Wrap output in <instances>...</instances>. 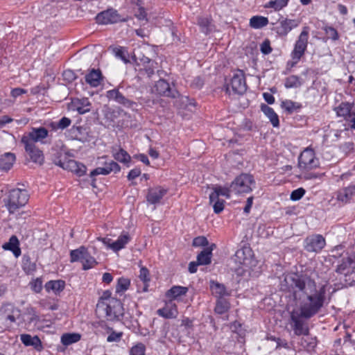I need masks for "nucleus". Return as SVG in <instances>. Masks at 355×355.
<instances>
[{"label":"nucleus","instance_id":"f257e3e1","mask_svg":"<svg viewBox=\"0 0 355 355\" xmlns=\"http://www.w3.org/2000/svg\"><path fill=\"white\" fill-rule=\"evenodd\" d=\"M285 281L290 284L295 308L291 313L294 333L297 336L308 335L309 329L300 318H309L322 307L326 290L324 286L317 287L315 282L307 277L288 275Z\"/></svg>","mask_w":355,"mask_h":355},{"label":"nucleus","instance_id":"f03ea898","mask_svg":"<svg viewBox=\"0 0 355 355\" xmlns=\"http://www.w3.org/2000/svg\"><path fill=\"white\" fill-rule=\"evenodd\" d=\"M96 313L99 316L112 321L120 319L123 314V309L121 302L112 297L110 291H105L96 305Z\"/></svg>","mask_w":355,"mask_h":355},{"label":"nucleus","instance_id":"7ed1b4c3","mask_svg":"<svg viewBox=\"0 0 355 355\" xmlns=\"http://www.w3.org/2000/svg\"><path fill=\"white\" fill-rule=\"evenodd\" d=\"M235 266L234 269L238 272H249L257 266V261L254 259V253L249 247L239 249L232 258Z\"/></svg>","mask_w":355,"mask_h":355},{"label":"nucleus","instance_id":"20e7f679","mask_svg":"<svg viewBox=\"0 0 355 355\" xmlns=\"http://www.w3.org/2000/svg\"><path fill=\"white\" fill-rule=\"evenodd\" d=\"M28 200V194L26 190L14 189L9 192L6 201V207L10 214H14L24 207Z\"/></svg>","mask_w":355,"mask_h":355},{"label":"nucleus","instance_id":"39448f33","mask_svg":"<svg viewBox=\"0 0 355 355\" xmlns=\"http://www.w3.org/2000/svg\"><path fill=\"white\" fill-rule=\"evenodd\" d=\"M308 39L309 28L304 27L294 45V49L291 53V60L288 62V65L293 67L300 60L306 49Z\"/></svg>","mask_w":355,"mask_h":355},{"label":"nucleus","instance_id":"423d86ee","mask_svg":"<svg viewBox=\"0 0 355 355\" xmlns=\"http://www.w3.org/2000/svg\"><path fill=\"white\" fill-rule=\"evenodd\" d=\"M71 262L80 261L83 265V270H89L97 265V261L89 252L85 246L72 250L70 252Z\"/></svg>","mask_w":355,"mask_h":355},{"label":"nucleus","instance_id":"0eeeda50","mask_svg":"<svg viewBox=\"0 0 355 355\" xmlns=\"http://www.w3.org/2000/svg\"><path fill=\"white\" fill-rule=\"evenodd\" d=\"M254 187L255 181L254 178L247 173H242L237 176L230 184L232 191L236 194L250 193Z\"/></svg>","mask_w":355,"mask_h":355},{"label":"nucleus","instance_id":"6e6552de","mask_svg":"<svg viewBox=\"0 0 355 355\" xmlns=\"http://www.w3.org/2000/svg\"><path fill=\"white\" fill-rule=\"evenodd\" d=\"M0 317L6 327L9 329L11 324L21 320V310L10 303L3 304L0 307Z\"/></svg>","mask_w":355,"mask_h":355},{"label":"nucleus","instance_id":"1a4fd4ad","mask_svg":"<svg viewBox=\"0 0 355 355\" xmlns=\"http://www.w3.org/2000/svg\"><path fill=\"white\" fill-rule=\"evenodd\" d=\"M338 117H342L345 121V129H355V110L353 104L349 103H341L334 108Z\"/></svg>","mask_w":355,"mask_h":355},{"label":"nucleus","instance_id":"9d476101","mask_svg":"<svg viewBox=\"0 0 355 355\" xmlns=\"http://www.w3.org/2000/svg\"><path fill=\"white\" fill-rule=\"evenodd\" d=\"M320 161L315 156L314 150L306 148L300 154L298 160V166L300 169L310 171L319 167Z\"/></svg>","mask_w":355,"mask_h":355},{"label":"nucleus","instance_id":"9b49d317","mask_svg":"<svg viewBox=\"0 0 355 355\" xmlns=\"http://www.w3.org/2000/svg\"><path fill=\"white\" fill-rule=\"evenodd\" d=\"M246 90L245 76L242 71L238 70L234 73L231 79L226 83V92L229 94H241Z\"/></svg>","mask_w":355,"mask_h":355},{"label":"nucleus","instance_id":"f8f14e48","mask_svg":"<svg viewBox=\"0 0 355 355\" xmlns=\"http://www.w3.org/2000/svg\"><path fill=\"white\" fill-rule=\"evenodd\" d=\"M48 135L49 132L44 128H33L28 133L22 136L21 143L30 148L31 146H35V144L37 142L44 144V139L47 137Z\"/></svg>","mask_w":355,"mask_h":355},{"label":"nucleus","instance_id":"ddd939ff","mask_svg":"<svg viewBox=\"0 0 355 355\" xmlns=\"http://www.w3.org/2000/svg\"><path fill=\"white\" fill-rule=\"evenodd\" d=\"M107 248L114 252H117L125 248L126 245L130 241L131 236L129 233L123 232L116 241H112L110 238H98Z\"/></svg>","mask_w":355,"mask_h":355},{"label":"nucleus","instance_id":"4468645a","mask_svg":"<svg viewBox=\"0 0 355 355\" xmlns=\"http://www.w3.org/2000/svg\"><path fill=\"white\" fill-rule=\"evenodd\" d=\"M96 21L100 24H109L119 22L123 20L117 11L114 9H108L97 15Z\"/></svg>","mask_w":355,"mask_h":355},{"label":"nucleus","instance_id":"2eb2a0df","mask_svg":"<svg viewBox=\"0 0 355 355\" xmlns=\"http://www.w3.org/2000/svg\"><path fill=\"white\" fill-rule=\"evenodd\" d=\"M325 239L322 235L315 234L305 240V249L309 252H318L325 246Z\"/></svg>","mask_w":355,"mask_h":355},{"label":"nucleus","instance_id":"dca6fc26","mask_svg":"<svg viewBox=\"0 0 355 355\" xmlns=\"http://www.w3.org/2000/svg\"><path fill=\"white\" fill-rule=\"evenodd\" d=\"M68 109L71 111H77L79 114H85L90 110V103L86 98H74L68 105Z\"/></svg>","mask_w":355,"mask_h":355},{"label":"nucleus","instance_id":"f3484780","mask_svg":"<svg viewBox=\"0 0 355 355\" xmlns=\"http://www.w3.org/2000/svg\"><path fill=\"white\" fill-rule=\"evenodd\" d=\"M157 314L166 319L176 318L178 315L177 305L171 300L165 303L163 308L157 311Z\"/></svg>","mask_w":355,"mask_h":355},{"label":"nucleus","instance_id":"a211bd4d","mask_svg":"<svg viewBox=\"0 0 355 355\" xmlns=\"http://www.w3.org/2000/svg\"><path fill=\"white\" fill-rule=\"evenodd\" d=\"M20 340L26 347H32L38 352L43 349L42 343L37 336L22 334L20 335Z\"/></svg>","mask_w":355,"mask_h":355},{"label":"nucleus","instance_id":"6ab92c4d","mask_svg":"<svg viewBox=\"0 0 355 355\" xmlns=\"http://www.w3.org/2000/svg\"><path fill=\"white\" fill-rule=\"evenodd\" d=\"M167 189L162 187H155L148 189V194L146 196V200L148 202L155 205L162 200V198L166 195Z\"/></svg>","mask_w":355,"mask_h":355},{"label":"nucleus","instance_id":"aec40b11","mask_svg":"<svg viewBox=\"0 0 355 355\" xmlns=\"http://www.w3.org/2000/svg\"><path fill=\"white\" fill-rule=\"evenodd\" d=\"M299 24L296 19H284L280 21L277 32L280 35H286L292 29L298 26Z\"/></svg>","mask_w":355,"mask_h":355},{"label":"nucleus","instance_id":"412c9836","mask_svg":"<svg viewBox=\"0 0 355 355\" xmlns=\"http://www.w3.org/2000/svg\"><path fill=\"white\" fill-rule=\"evenodd\" d=\"M65 282L61 279L51 280L44 285L46 291L49 293H53L55 295H59L65 288Z\"/></svg>","mask_w":355,"mask_h":355},{"label":"nucleus","instance_id":"4be33fe9","mask_svg":"<svg viewBox=\"0 0 355 355\" xmlns=\"http://www.w3.org/2000/svg\"><path fill=\"white\" fill-rule=\"evenodd\" d=\"M2 248L5 250L11 251L16 258L21 255V252L19 248V241L15 235L12 236L9 241L2 245Z\"/></svg>","mask_w":355,"mask_h":355},{"label":"nucleus","instance_id":"5701e85b","mask_svg":"<svg viewBox=\"0 0 355 355\" xmlns=\"http://www.w3.org/2000/svg\"><path fill=\"white\" fill-rule=\"evenodd\" d=\"M188 292V288L181 286H173L166 293V296L169 300H178L180 297L184 296Z\"/></svg>","mask_w":355,"mask_h":355},{"label":"nucleus","instance_id":"b1692460","mask_svg":"<svg viewBox=\"0 0 355 355\" xmlns=\"http://www.w3.org/2000/svg\"><path fill=\"white\" fill-rule=\"evenodd\" d=\"M232 191L231 187L216 185L213 187V191L209 194V201L216 200L219 196H224L226 198H230V193Z\"/></svg>","mask_w":355,"mask_h":355},{"label":"nucleus","instance_id":"393cba45","mask_svg":"<svg viewBox=\"0 0 355 355\" xmlns=\"http://www.w3.org/2000/svg\"><path fill=\"white\" fill-rule=\"evenodd\" d=\"M210 289L212 294L218 299H223L230 295L223 284L215 281H210Z\"/></svg>","mask_w":355,"mask_h":355},{"label":"nucleus","instance_id":"a878e982","mask_svg":"<svg viewBox=\"0 0 355 355\" xmlns=\"http://www.w3.org/2000/svg\"><path fill=\"white\" fill-rule=\"evenodd\" d=\"M63 168L71 171L78 176L83 175L86 172V167L83 164L73 159L64 163Z\"/></svg>","mask_w":355,"mask_h":355},{"label":"nucleus","instance_id":"bb28decb","mask_svg":"<svg viewBox=\"0 0 355 355\" xmlns=\"http://www.w3.org/2000/svg\"><path fill=\"white\" fill-rule=\"evenodd\" d=\"M112 153L113 157L116 161L129 166V164L131 160V157L125 150L121 148H113L112 150Z\"/></svg>","mask_w":355,"mask_h":355},{"label":"nucleus","instance_id":"cd10ccee","mask_svg":"<svg viewBox=\"0 0 355 355\" xmlns=\"http://www.w3.org/2000/svg\"><path fill=\"white\" fill-rule=\"evenodd\" d=\"M101 80L102 75L99 70L92 69L85 76L86 82L94 87L98 86L101 84Z\"/></svg>","mask_w":355,"mask_h":355},{"label":"nucleus","instance_id":"c85d7f7f","mask_svg":"<svg viewBox=\"0 0 355 355\" xmlns=\"http://www.w3.org/2000/svg\"><path fill=\"white\" fill-rule=\"evenodd\" d=\"M15 155L11 153H6L0 157V168L8 171L15 162Z\"/></svg>","mask_w":355,"mask_h":355},{"label":"nucleus","instance_id":"c756f323","mask_svg":"<svg viewBox=\"0 0 355 355\" xmlns=\"http://www.w3.org/2000/svg\"><path fill=\"white\" fill-rule=\"evenodd\" d=\"M26 151L28 153L31 159L35 163L42 164L44 162V155L35 146H31L30 148L27 146H24Z\"/></svg>","mask_w":355,"mask_h":355},{"label":"nucleus","instance_id":"7c9ffc66","mask_svg":"<svg viewBox=\"0 0 355 355\" xmlns=\"http://www.w3.org/2000/svg\"><path fill=\"white\" fill-rule=\"evenodd\" d=\"M354 193L355 187L349 186L340 190L338 193L337 198L339 201L346 203L352 199Z\"/></svg>","mask_w":355,"mask_h":355},{"label":"nucleus","instance_id":"2f4dec72","mask_svg":"<svg viewBox=\"0 0 355 355\" xmlns=\"http://www.w3.org/2000/svg\"><path fill=\"white\" fill-rule=\"evenodd\" d=\"M261 111L268 117L274 127H278L279 125V117L275 112L274 110L267 105H262L261 107Z\"/></svg>","mask_w":355,"mask_h":355},{"label":"nucleus","instance_id":"473e14b6","mask_svg":"<svg viewBox=\"0 0 355 355\" xmlns=\"http://www.w3.org/2000/svg\"><path fill=\"white\" fill-rule=\"evenodd\" d=\"M268 19L263 16H254L250 19V26L252 28L259 29L268 25Z\"/></svg>","mask_w":355,"mask_h":355},{"label":"nucleus","instance_id":"72a5a7b5","mask_svg":"<svg viewBox=\"0 0 355 355\" xmlns=\"http://www.w3.org/2000/svg\"><path fill=\"white\" fill-rule=\"evenodd\" d=\"M81 336L78 333L64 334L61 336V343L62 345L68 346L77 343L80 340Z\"/></svg>","mask_w":355,"mask_h":355},{"label":"nucleus","instance_id":"f704fd0d","mask_svg":"<svg viewBox=\"0 0 355 355\" xmlns=\"http://www.w3.org/2000/svg\"><path fill=\"white\" fill-rule=\"evenodd\" d=\"M140 270L139 274V278L144 283V291H148V287L149 286V282H150V276L149 270L142 265H139Z\"/></svg>","mask_w":355,"mask_h":355},{"label":"nucleus","instance_id":"c9c22d12","mask_svg":"<svg viewBox=\"0 0 355 355\" xmlns=\"http://www.w3.org/2000/svg\"><path fill=\"white\" fill-rule=\"evenodd\" d=\"M289 0H270L264 5L265 8H272L275 11H279L285 8Z\"/></svg>","mask_w":355,"mask_h":355},{"label":"nucleus","instance_id":"e433bc0d","mask_svg":"<svg viewBox=\"0 0 355 355\" xmlns=\"http://www.w3.org/2000/svg\"><path fill=\"white\" fill-rule=\"evenodd\" d=\"M155 88L157 94L163 96H170V87L168 83L166 81L164 80H159L155 84Z\"/></svg>","mask_w":355,"mask_h":355},{"label":"nucleus","instance_id":"4c0bfd02","mask_svg":"<svg viewBox=\"0 0 355 355\" xmlns=\"http://www.w3.org/2000/svg\"><path fill=\"white\" fill-rule=\"evenodd\" d=\"M212 249H205L197 257V262L199 265H207L210 263Z\"/></svg>","mask_w":355,"mask_h":355},{"label":"nucleus","instance_id":"58836bf2","mask_svg":"<svg viewBox=\"0 0 355 355\" xmlns=\"http://www.w3.org/2000/svg\"><path fill=\"white\" fill-rule=\"evenodd\" d=\"M107 97L110 100L116 101L118 103L123 105H128L130 101L123 96L117 90H110L107 92Z\"/></svg>","mask_w":355,"mask_h":355},{"label":"nucleus","instance_id":"ea45409f","mask_svg":"<svg viewBox=\"0 0 355 355\" xmlns=\"http://www.w3.org/2000/svg\"><path fill=\"white\" fill-rule=\"evenodd\" d=\"M112 52L116 58L121 59L125 63H128L129 62V55L127 49L125 47H113Z\"/></svg>","mask_w":355,"mask_h":355},{"label":"nucleus","instance_id":"a19ab883","mask_svg":"<svg viewBox=\"0 0 355 355\" xmlns=\"http://www.w3.org/2000/svg\"><path fill=\"white\" fill-rule=\"evenodd\" d=\"M230 309V303L225 299H218L215 307V312L218 314H223Z\"/></svg>","mask_w":355,"mask_h":355},{"label":"nucleus","instance_id":"79ce46f5","mask_svg":"<svg viewBox=\"0 0 355 355\" xmlns=\"http://www.w3.org/2000/svg\"><path fill=\"white\" fill-rule=\"evenodd\" d=\"M282 107L289 113H292L295 110H297L301 107L298 103L293 102L291 100H285L282 102Z\"/></svg>","mask_w":355,"mask_h":355},{"label":"nucleus","instance_id":"37998d69","mask_svg":"<svg viewBox=\"0 0 355 355\" xmlns=\"http://www.w3.org/2000/svg\"><path fill=\"white\" fill-rule=\"evenodd\" d=\"M130 285V280L128 278L120 277L117 280L116 286V293H123L127 291Z\"/></svg>","mask_w":355,"mask_h":355},{"label":"nucleus","instance_id":"c03bdc74","mask_svg":"<svg viewBox=\"0 0 355 355\" xmlns=\"http://www.w3.org/2000/svg\"><path fill=\"white\" fill-rule=\"evenodd\" d=\"M302 85L300 78L295 76H291L286 78L284 85L286 88L298 87Z\"/></svg>","mask_w":355,"mask_h":355},{"label":"nucleus","instance_id":"a18cd8bd","mask_svg":"<svg viewBox=\"0 0 355 355\" xmlns=\"http://www.w3.org/2000/svg\"><path fill=\"white\" fill-rule=\"evenodd\" d=\"M198 25L200 26L202 32L207 33L209 31V26L211 25V19L210 18L206 17H200L198 21Z\"/></svg>","mask_w":355,"mask_h":355},{"label":"nucleus","instance_id":"49530a36","mask_svg":"<svg viewBox=\"0 0 355 355\" xmlns=\"http://www.w3.org/2000/svg\"><path fill=\"white\" fill-rule=\"evenodd\" d=\"M146 347L142 343H137L130 350V355H145Z\"/></svg>","mask_w":355,"mask_h":355},{"label":"nucleus","instance_id":"de8ad7c7","mask_svg":"<svg viewBox=\"0 0 355 355\" xmlns=\"http://www.w3.org/2000/svg\"><path fill=\"white\" fill-rule=\"evenodd\" d=\"M31 288L35 293H40L42 290V280L41 278H36L30 282Z\"/></svg>","mask_w":355,"mask_h":355},{"label":"nucleus","instance_id":"09e8293b","mask_svg":"<svg viewBox=\"0 0 355 355\" xmlns=\"http://www.w3.org/2000/svg\"><path fill=\"white\" fill-rule=\"evenodd\" d=\"M209 202L211 204H213L214 211L216 214H219L224 209L225 201L223 200L217 198L216 200Z\"/></svg>","mask_w":355,"mask_h":355},{"label":"nucleus","instance_id":"8fccbe9b","mask_svg":"<svg viewBox=\"0 0 355 355\" xmlns=\"http://www.w3.org/2000/svg\"><path fill=\"white\" fill-rule=\"evenodd\" d=\"M324 32L327 37L331 40L336 41L339 38L338 31L331 26H327L324 28Z\"/></svg>","mask_w":355,"mask_h":355},{"label":"nucleus","instance_id":"3c124183","mask_svg":"<svg viewBox=\"0 0 355 355\" xmlns=\"http://www.w3.org/2000/svg\"><path fill=\"white\" fill-rule=\"evenodd\" d=\"M40 306L46 309L49 310H57L58 309V305L56 302L49 300H42L40 302Z\"/></svg>","mask_w":355,"mask_h":355},{"label":"nucleus","instance_id":"603ef678","mask_svg":"<svg viewBox=\"0 0 355 355\" xmlns=\"http://www.w3.org/2000/svg\"><path fill=\"white\" fill-rule=\"evenodd\" d=\"M304 194L305 190L303 188H298L291 192L290 198L293 201H297L300 200Z\"/></svg>","mask_w":355,"mask_h":355},{"label":"nucleus","instance_id":"864d4df0","mask_svg":"<svg viewBox=\"0 0 355 355\" xmlns=\"http://www.w3.org/2000/svg\"><path fill=\"white\" fill-rule=\"evenodd\" d=\"M104 168L107 170H109L110 173L111 172L118 173L121 170L120 166L116 162L112 160L110 161L108 163H106L105 165L104 166Z\"/></svg>","mask_w":355,"mask_h":355},{"label":"nucleus","instance_id":"5fc2aeb1","mask_svg":"<svg viewBox=\"0 0 355 355\" xmlns=\"http://www.w3.org/2000/svg\"><path fill=\"white\" fill-rule=\"evenodd\" d=\"M122 336L121 332L112 331L107 338V341L109 343L118 342L121 340Z\"/></svg>","mask_w":355,"mask_h":355},{"label":"nucleus","instance_id":"6e6d98bb","mask_svg":"<svg viewBox=\"0 0 355 355\" xmlns=\"http://www.w3.org/2000/svg\"><path fill=\"white\" fill-rule=\"evenodd\" d=\"M208 244V241L205 236H198L193 239V245L194 246H205Z\"/></svg>","mask_w":355,"mask_h":355},{"label":"nucleus","instance_id":"4d7b16f0","mask_svg":"<svg viewBox=\"0 0 355 355\" xmlns=\"http://www.w3.org/2000/svg\"><path fill=\"white\" fill-rule=\"evenodd\" d=\"M110 174V171L109 170H107L104 168V166L103 167H98L96 168H95L94 170H93L91 173H90V175L91 176H94V175H108Z\"/></svg>","mask_w":355,"mask_h":355},{"label":"nucleus","instance_id":"13d9d810","mask_svg":"<svg viewBox=\"0 0 355 355\" xmlns=\"http://www.w3.org/2000/svg\"><path fill=\"white\" fill-rule=\"evenodd\" d=\"M70 124L71 120L67 117H63L59 121L57 126L59 129L62 130L68 127Z\"/></svg>","mask_w":355,"mask_h":355},{"label":"nucleus","instance_id":"bf43d9fd","mask_svg":"<svg viewBox=\"0 0 355 355\" xmlns=\"http://www.w3.org/2000/svg\"><path fill=\"white\" fill-rule=\"evenodd\" d=\"M141 175V170L139 168H133L132 169L128 175V179L129 180H132L135 179L136 178L139 177Z\"/></svg>","mask_w":355,"mask_h":355},{"label":"nucleus","instance_id":"052dcab7","mask_svg":"<svg viewBox=\"0 0 355 355\" xmlns=\"http://www.w3.org/2000/svg\"><path fill=\"white\" fill-rule=\"evenodd\" d=\"M261 51L264 54H268L271 52L272 49L268 42H264L261 45Z\"/></svg>","mask_w":355,"mask_h":355},{"label":"nucleus","instance_id":"680f3d73","mask_svg":"<svg viewBox=\"0 0 355 355\" xmlns=\"http://www.w3.org/2000/svg\"><path fill=\"white\" fill-rule=\"evenodd\" d=\"M25 93H26V90L21 89V88H15L11 91V95L14 98H17V96H19L21 94H25Z\"/></svg>","mask_w":355,"mask_h":355},{"label":"nucleus","instance_id":"e2e57ef3","mask_svg":"<svg viewBox=\"0 0 355 355\" xmlns=\"http://www.w3.org/2000/svg\"><path fill=\"white\" fill-rule=\"evenodd\" d=\"M252 203H253V198L252 197L248 198L247 200L246 205L244 208V212H245L246 214H248L250 212V209L252 206Z\"/></svg>","mask_w":355,"mask_h":355},{"label":"nucleus","instance_id":"0e129e2a","mask_svg":"<svg viewBox=\"0 0 355 355\" xmlns=\"http://www.w3.org/2000/svg\"><path fill=\"white\" fill-rule=\"evenodd\" d=\"M102 280L105 283L110 284L113 280V277L110 273L105 272L103 275Z\"/></svg>","mask_w":355,"mask_h":355},{"label":"nucleus","instance_id":"69168bd1","mask_svg":"<svg viewBox=\"0 0 355 355\" xmlns=\"http://www.w3.org/2000/svg\"><path fill=\"white\" fill-rule=\"evenodd\" d=\"M263 96L265 101L268 103L272 104L275 102V98L272 94H270L269 93H263Z\"/></svg>","mask_w":355,"mask_h":355},{"label":"nucleus","instance_id":"338daca9","mask_svg":"<svg viewBox=\"0 0 355 355\" xmlns=\"http://www.w3.org/2000/svg\"><path fill=\"white\" fill-rule=\"evenodd\" d=\"M274 340L276 341L277 343V347H284V348H288V343L285 340H282L279 338H273Z\"/></svg>","mask_w":355,"mask_h":355},{"label":"nucleus","instance_id":"774afa93","mask_svg":"<svg viewBox=\"0 0 355 355\" xmlns=\"http://www.w3.org/2000/svg\"><path fill=\"white\" fill-rule=\"evenodd\" d=\"M12 119L8 116H3L0 118V126H3L6 123L11 122Z\"/></svg>","mask_w":355,"mask_h":355}]
</instances>
